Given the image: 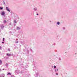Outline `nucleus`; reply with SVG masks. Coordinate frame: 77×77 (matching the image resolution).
Listing matches in <instances>:
<instances>
[{"instance_id": "obj_1", "label": "nucleus", "mask_w": 77, "mask_h": 77, "mask_svg": "<svg viewBox=\"0 0 77 77\" xmlns=\"http://www.w3.org/2000/svg\"><path fill=\"white\" fill-rule=\"evenodd\" d=\"M5 11H3L2 12L1 15H5Z\"/></svg>"}, {"instance_id": "obj_2", "label": "nucleus", "mask_w": 77, "mask_h": 77, "mask_svg": "<svg viewBox=\"0 0 77 77\" xmlns=\"http://www.w3.org/2000/svg\"><path fill=\"white\" fill-rule=\"evenodd\" d=\"M7 56H8V57H9L10 56H12V55L10 54H7Z\"/></svg>"}, {"instance_id": "obj_3", "label": "nucleus", "mask_w": 77, "mask_h": 77, "mask_svg": "<svg viewBox=\"0 0 77 77\" xmlns=\"http://www.w3.org/2000/svg\"><path fill=\"white\" fill-rule=\"evenodd\" d=\"M6 10H7L8 11V12H10V10H9V8H8V7H6Z\"/></svg>"}, {"instance_id": "obj_4", "label": "nucleus", "mask_w": 77, "mask_h": 77, "mask_svg": "<svg viewBox=\"0 0 77 77\" xmlns=\"http://www.w3.org/2000/svg\"><path fill=\"white\" fill-rule=\"evenodd\" d=\"M34 11H36L38 10L37 9V8H34Z\"/></svg>"}, {"instance_id": "obj_5", "label": "nucleus", "mask_w": 77, "mask_h": 77, "mask_svg": "<svg viewBox=\"0 0 77 77\" xmlns=\"http://www.w3.org/2000/svg\"><path fill=\"white\" fill-rule=\"evenodd\" d=\"M17 30H20V27H19L18 26H17Z\"/></svg>"}, {"instance_id": "obj_6", "label": "nucleus", "mask_w": 77, "mask_h": 77, "mask_svg": "<svg viewBox=\"0 0 77 77\" xmlns=\"http://www.w3.org/2000/svg\"><path fill=\"white\" fill-rule=\"evenodd\" d=\"M1 29H3V28H4V27H5V26H3V25H1Z\"/></svg>"}, {"instance_id": "obj_7", "label": "nucleus", "mask_w": 77, "mask_h": 77, "mask_svg": "<svg viewBox=\"0 0 77 77\" xmlns=\"http://www.w3.org/2000/svg\"><path fill=\"white\" fill-rule=\"evenodd\" d=\"M7 75H11V73L10 72L8 73V74H7Z\"/></svg>"}, {"instance_id": "obj_8", "label": "nucleus", "mask_w": 77, "mask_h": 77, "mask_svg": "<svg viewBox=\"0 0 77 77\" xmlns=\"http://www.w3.org/2000/svg\"><path fill=\"white\" fill-rule=\"evenodd\" d=\"M2 61L0 60V65H2Z\"/></svg>"}, {"instance_id": "obj_9", "label": "nucleus", "mask_w": 77, "mask_h": 77, "mask_svg": "<svg viewBox=\"0 0 77 77\" xmlns=\"http://www.w3.org/2000/svg\"><path fill=\"white\" fill-rule=\"evenodd\" d=\"M3 23H4V24H5V23H7V22L6 21V20H4L3 21Z\"/></svg>"}, {"instance_id": "obj_10", "label": "nucleus", "mask_w": 77, "mask_h": 77, "mask_svg": "<svg viewBox=\"0 0 77 77\" xmlns=\"http://www.w3.org/2000/svg\"><path fill=\"white\" fill-rule=\"evenodd\" d=\"M21 44H24V42H21Z\"/></svg>"}, {"instance_id": "obj_11", "label": "nucleus", "mask_w": 77, "mask_h": 77, "mask_svg": "<svg viewBox=\"0 0 77 77\" xmlns=\"http://www.w3.org/2000/svg\"><path fill=\"white\" fill-rule=\"evenodd\" d=\"M57 24L58 25H59V24H60V22H58L57 23Z\"/></svg>"}, {"instance_id": "obj_12", "label": "nucleus", "mask_w": 77, "mask_h": 77, "mask_svg": "<svg viewBox=\"0 0 77 77\" xmlns=\"http://www.w3.org/2000/svg\"><path fill=\"white\" fill-rule=\"evenodd\" d=\"M6 65L7 66V67H8V64L6 63Z\"/></svg>"}, {"instance_id": "obj_13", "label": "nucleus", "mask_w": 77, "mask_h": 77, "mask_svg": "<svg viewBox=\"0 0 77 77\" xmlns=\"http://www.w3.org/2000/svg\"><path fill=\"white\" fill-rule=\"evenodd\" d=\"M63 30H65V27H63Z\"/></svg>"}, {"instance_id": "obj_14", "label": "nucleus", "mask_w": 77, "mask_h": 77, "mask_svg": "<svg viewBox=\"0 0 77 77\" xmlns=\"http://www.w3.org/2000/svg\"><path fill=\"white\" fill-rule=\"evenodd\" d=\"M0 9H1L2 10H3V8L2 7H0Z\"/></svg>"}, {"instance_id": "obj_15", "label": "nucleus", "mask_w": 77, "mask_h": 77, "mask_svg": "<svg viewBox=\"0 0 77 77\" xmlns=\"http://www.w3.org/2000/svg\"><path fill=\"white\" fill-rule=\"evenodd\" d=\"M14 21L15 23H17V22H16V20H14Z\"/></svg>"}, {"instance_id": "obj_16", "label": "nucleus", "mask_w": 77, "mask_h": 77, "mask_svg": "<svg viewBox=\"0 0 77 77\" xmlns=\"http://www.w3.org/2000/svg\"><path fill=\"white\" fill-rule=\"evenodd\" d=\"M16 44H17V43H18V41H17V42H16Z\"/></svg>"}, {"instance_id": "obj_17", "label": "nucleus", "mask_w": 77, "mask_h": 77, "mask_svg": "<svg viewBox=\"0 0 77 77\" xmlns=\"http://www.w3.org/2000/svg\"><path fill=\"white\" fill-rule=\"evenodd\" d=\"M54 68H56V66H54Z\"/></svg>"}, {"instance_id": "obj_18", "label": "nucleus", "mask_w": 77, "mask_h": 77, "mask_svg": "<svg viewBox=\"0 0 77 77\" xmlns=\"http://www.w3.org/2000/svg\"><path fill=\"white\" fill-rule=\"evenodd\" d=\"M3 2H4V3L5 5H6V4H5V1H3Z\"/></svg>"}, {"instance_id": "obj_19", "label": "nucleus", "mask_w": 77, "mask_h": 77, "mask_svg": "<svg viewBox=\"0 0 77 77\" xmlns=\"http://www.w3.org/2000/svg\"><path fill=\"white\" fill-rule=\"evenodd\" d=\"M8 51H11V50L10 49H8Z\"/></svg>"}, {"instance_id": "obj_20", "label": "nucleus", "mask_w": 77, "mask_h": 77, "mask_svg": "<svg viewBox=\"0 0 77 77\" xmlns=\"http://www.w3.org/2000/svg\"><path fill=\"white\" fill-rule=\"evenodd\" d=\"M3 76H2V77L1 76L0 77H5V75L4 74H3Z\"/></svg>"}, {"instance_id": "obj_21", "label": "nucleus", "mask_w": 77, "mask_h": 77, "mask_svg": "<svg viewBox=\"0 0 77 77\" xmlns=\"http://www.w3.org/2000/svg\"><path fill=\"white\" fill-rule=\"evenodd\" d=\"M5 41V38H3V41Z\"/></svg>"}, {"instance_id": "obj_22", "label": "nucleus", "mask_w": 77, "mask_h": 77, "mask_svg": "<svg viewBox=\"0 0 77 77\" xmlns=\"http://www.w3.org/2000/svg\"><path fill=\"white\" fill-rule=\"evenodd\" d=\"M26 51V50L24 49H23V51Z\"/></svg>"}, {"instance_id": "obj_23", "label": "nucleus", "mask_w": 77, "mask_h": 77, "mask_svg": "<svg viewBox=\"0 0 77 77\" xmlns=\"http://www.w3.org/2000/svg\"><path fill=\"white\" fill-rule=\"evenodd\" d=\"M2 49V47L0 46V49L1 50Z\"/></svg>"}, {"instance_id": "obj_24", "label": "nucleus", "mask_w": 77, "mask_h": 77, "mask_svg": "<svg viewBox=\"0 0 77 77\" xmlns=\"http://www.w3.org/2000/svg\"><path fill=\"white\" fill-rule=\"evenodd\" d=\"M20 73H21V74H23V72H20Z\"/></svg>"}, {"instance_id": "obj_25", "label": "nucleus", "mask_w": 77, "mask_h": 77, "mask_svg": "<svg viewBox=\"0 0 77 77\" xmlns=\"http://www.w3.org/2000/svg\"><path fill=\"white\" fill-rule=\"evenodd\" d=\"M49 22H50V23H51V21L50 20Z\"/></svg>"}, {"instance_id": "obj_26", "label": "nucleus", "mask_w": 77, "mask_h": 77, "mask_svg": "<svg viewBox=\"0 0 77 77\" xmlns=\"http://www.w3.org/2000/svg\"><path fill=\"white\" fill-rule=\"evenodd\" d=\"M10 33H12V32H9Z\"/></svg>"}, {"instance_id": "obj_27", "label": "nucleus", "mask_w": 77, "mask_h": 77, "mask_svg": "<svg viewBox=\"0 0 77 77\" xmlns=\"http://www.w3.org/2000/svg\"><path fill=\"white\" fill-rule=\"evenodd\" d=\"M57 71H58V69H57Z\"/></svg>"}, {"instance_id": "obj_28", "label": "nucleus", "mask_w": 77, "mask_h": 77, "mask_svg": "<svg viewBox=\"0 0 77 77\" xmlns=\"http://www.w3.org/2000/svg\"><path fill=\"white\" fill-rule=\"evenodd\" d=\"M0 71H2V70L1 69H0Z\"/></svg>"}, {"instance_id": "obj_29", "label": "nucleus", "mask_w": 77, "mask_h": 77, "mask_svg": "<svg viewBox=\"0 0 77 77\" xmlns=\"http://www.w3.org/2000/svg\"><path fill=\"white\" fill-rule=\"evenodd\" d=\"M39 15V14H37V15Z\"/></svg>"}, {"instance_id": "obj_30", "label": "nucleus", "mask_w": 77, "mask_h": 77, "mask_svg": "<svg viewBox=\"0 0 77 77\" xmlns=\"http://www.w3.org/2000/svg\"><path fill=\"white\" fill-rule=\"evenodd\" d=\"M55 72H57V71H56V69H55Z\"/></svg>"}, {"instance_id": "obj_31", "label": "nucleus", "mask_w": 77, "mask_h": 77, "mask_svg": "<svg viewBox=\"0 0 77 77\" xmlns=\"http://www.w3.org/2000/svg\"><path fill=\"white\" fill-rule=\"evenodd\" d=\"M27 52H28V53H29V51H27Z\"/></svg>"}, {"instance_id": "obj_32", "label": "nucleus", "mask_w": 77, "mask_h": 77, "mask_svg": "<svg viewBox=\"0 0 77 77\" xmlns=\"http://www.w3.org/2000/svg\"><path fill=\"white\" fill-rule=\"evenodd\" d=\"M2 43L3 44V43H4V42H2Z\"/></svg>"}, {"instance_id": "obj_33", "label": "nucleus", "mask_w": 77, "mask_h": 77, "mask_svg": "<svg viewBox=\"0 0 77 77\" xmlns=\"http://www.w3.org/2000/svg\"><path fill=\"white\" fill-rule=\"evenodd\" d=\"M56 74H57V75H58V73H56Z\"/></svg>"}, {"instance_id": "obj_34", "label": "nucleus", "mask_w": 77, "mask_h": 77, "mask_svg": "<svg viewBox=\"0 0 77 77\" xmlns=\"http://www.w3.org/2000/svg\"><path fill=\"white\" fill-rule=\"evenodd\" d=\"M5 70V69H3V70Z\"/></svg>"}, {"instance_id": "obj_35", "label": "nucleus", "mask_w": 77, "mask_h": 77, "mask_svg": "<svg viewBox=\"0 0 77 77\" xmlns=\"http://www.w3.org/2000/svg\"><path fill=\"white\" fill-rule=\"evenodd\" d=\"M16 71H16V70L15 71V72H16Z\"/></svg>"}, {"instance_id": "obj_36", "label": "nucleus", "mask_w": 77, "mask_h": 77, "mask_svg": "<svg viewBox=\"0 0 77 77\" xmlns=\"http://www.w3.org/2000/svg\"><path fill=\"white\" fill-rule=\"evenodd\" d=\"M16 40H17V39H16Z\"/></svg>"}]
</instances>
